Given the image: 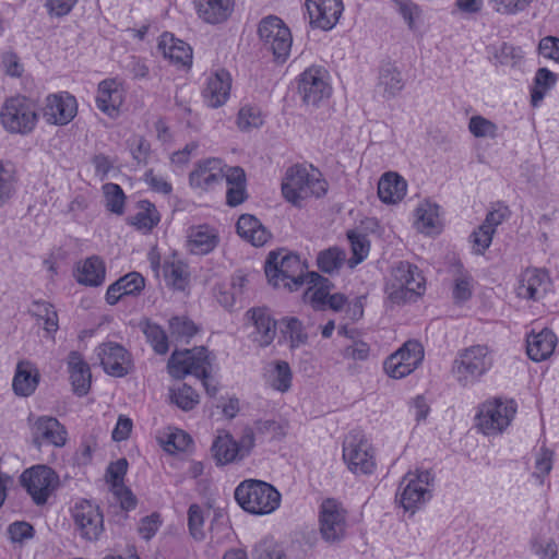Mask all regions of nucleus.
<instances>
[{
	"label": "nucleus",
	"instance_id": "obj_17",
	"mask_svg": "<svg viewBox=\"0 0 559 559\" xmlns=\"http://www.w3.org/2000/svg\"><path fill=\"white\" fill-rule=\"evenodd\" d=\"M549 274L543 269L527 267L519 278L516 294L520 298L538 301L550 290Z\"/></svg>",
	"mask_w": 559,
	"mask_h": 559
},
{
	"label": "nucleus",
	"instance_id": "obj_45",
	"mask_svg": "<svg viewBox=\"0 0 559 559\" xmlns=\"http://www.w3.org/2000/svg\"><path fill=\"white\" fill-rule=\"evenodd\" d=\"M282 333L289 337L292 347H298L308 340L307 333L304 332L302 323L295 317L283 318L281 320Z\"/></svg>",
	"mask_w": 559,
	"mask_h": 559
},
{
	"label": "nucleus",
	"instance_id": "obj_60",
	"mask_svg": "<svg viewBox=\"0 0 559 559\" xmlns=\"http://www.w3.org/2000/svg\"><path fill=\"white\" fill-rule=\"evenodd\" d=\"M8 534L13 543H22L34 536V527L25 521H16L8 526Z\"/></svg>",
	"mask_w": 559,
	"mask_h": 559
},
{
	"label": "nucleus",
	"instance_id": "obj_30",
	"mask_svg": "<svg viewBox=\"0 0 559 559\" xmlns=\"http://www.w3.org/2000/svg\"><path fill=\"white\" fill-rule=\"evenodd\" d=\"M557 337L549 329H544L539 333H533L527 336L526 353L534 361L547 359L555 349Z\"/></svg>",
	"mask_w": 559,
	"mask_h": 559
},
{
	"label": "nucleus",
	"instance_id": "obj_7",
	"mask_svg": "<svg viewBox=\"0 0 559 559\" xmlns=\"http://www.w3.org/2000/svg\"><path fill=\"white\" fill-rule=\"evenodd\" d=\"M168 373L175 379L191 374L198 379L210 376L212 364L205 347H195L183 352L175 350L167 362Z\"/></svg>",
	"mask_w": 559,
	"mask_h": 559
},
{
	"label": "nucleus",
	"instance_id": "obj_11",
	"mask_svg": "<svg viewBox=\"0 0 559 559\" xmlns=\"http://www.w3.org/2000/svg\"><path fill=\"white\" fill-rule=\"evenodd\" d=\"M347 512L336 499H324L319 509V532L328 544H337L346 535Z\"/></svg>",
	"mask_w": 559,
	"mask_h": 559
},
{
	"label": "nucleus",
	"instance_id": "obj_32",
	"mask_svg": "<svg viewBox=\"0 0 559 559\" xmlns=\"http://www.w3.org/2000/svg\"><path fill=\"white\" fill-rule=\"evenodd\" d=\"M39 374L33 369L31 362L20 361L16 366L15 376L13 378V391L19 396H29L34 393L38 385Z\"/></svg>",
	"mask_w": 559,
	"mask_h": 559
},
{
	"label": "nucleus",
	"instance_id": "obj_50",
	"mask_svg": "<svg viewBox=\"0 0 559 559\" xmlns=\"http://www.w3.org/2000/svg\"><path fill=\"white\" fill-rule=\"evenodd\" d=\"M293 373L287 361H276L271 385L280 392H287L292 386Z\"/></svg>",
	"mask_w": 559,
	"mask_h": 559
},
{
	"label": "nucleus",
	"instance_id": "obj_20",
	"mask_svg": "<svg viewBox=\"0 0 559 559\" xmlns=\"http://www.w3.org/2000/svg\"><path fill=\"white\" fill-rule=\"evenodd\" d=\"M33 443L39 449L43 443L63 447L67 441V430L55 417L40 416L32 427Z\"/></svg>",
	"mask_w": 559,
	"mask_h": 559
},
{
	"label": "nucleus",
	"instance_id": "obj_44",
	"mask_svg": "<svg viewBox=\"0 0 559 559\" xmlns=\"http://www.w3.org/2000/svg\"><path fill=\"white\" fill-rule=\"evenodd\" d=\"M199 332L195 323L187 317H173L169 320V333L176 340L189 342Z\"/></svg>",
	"mask_w": 559,
	"mask_h": 559
},
{
	"label": "nucleus",
	"instance_id": "obj_33",
	"mask_svg": "<svg viewBox=\"0 0 559 559\" xmlns=\"http://www.w3.org/2000/svg\"><path fill=\"white\" fill-rule=\"evenodd\" d=\"M388 282L424 290L425 278L416 265L407 261H400L392 267L391 277Z\"/></svg>",
	"mask_w": 559,
	"mask_h": 559
},
{
	"label": "nucleus",
	"instance_id": "obj_26",
	"mask_svg": "<svg viewBox=\"0 0 559 559\" xmlns=\"http://www.w3.org/2000/svg\"><path fill=\"white\" fill-rule=\"evenodd\" d=\"M123 103V95L116 80L107 79L98 84L96 106L109 117H115Z\"/></svg>",
	"mask_w": 559,
	"mask_h": 559
},
{
	"label": "nucleus",
	"instance_id": "obj_61",
	"mask_svg": "<svg viewBox=\"0 0 559 559\" xmlns=\"http://www.w3.org/2000/svg\"><path fill=\"white\" fill-rule=\"evenodd\" d=\"M472 276L462 274L455 278L453 287V298L456 302H464L472 297Z\"/></svg>",
	"mask_w": 559,
	"mask_h": 559
},
{
	"label": "nucleus",
	"instance_id": "obj_56",
	"mask_svg": "<svg viewBox=\"0 0 559 559\" xmlns=\"http://www.w3.org/2000/svg\"><path fill=\"white\" fill-rule=\"evenodd\" d=\"M493 235L492 229L488 230L483 225L478 226V228L469 236L474 252L476 254H484L491 245Z\"/></svg>",
	"mask_w": 559,
	"mask_h": 559
},
{
	"label": "nucleus",
	"instance_id": "obj_43",
	"mask_svg": "<svg viewBox=\"0 0 559 559\" xmlns=\"http://www.w3.org/2000/svg\"><path fill=\"white\" fill-rule=\"evenodd\" d=\"M104 197L106 201V209L117 215H122L124 212L126 195L122 188L112 182L103 186Z\"/></svg>",
	"mask_w": 559,
	"mask_h": 559
},
{
	"label": "nucleus",
	"instance_id": "obj_22",
	"mask_svg": "<svg viewBox=\"0 0 559 559\" xmlns=\"http://www.w3.org/2000/svg\"><path fill=\"white\" fill-rule=\"evenodd\" d=\"M68 371L70 374L73 392L78 396H84L90 392L92 373L90 365L78 350L69 353L67 358Z\"/></svg>",
	"mask_w": 559,
	"mask_h": 559
},
{
	"label": "nucleus",
	"instance_id": "obj_10",
	"mask_svg": "<svg viewBox=\"0 0 559 559\" xmlns=\"http://www.w3.org/2000/svg\"><path fill=\"white\" fill-rule=\"evenodd\" d=\"M20 484L36 506H43L58 487L59 476L47 465H34L21 474Z\"/></svg>",
	"mask_w": 559,
	"mask_h": 559
},
{
	"label": "nucleus",
	"instance_id": "obj_23",
	"mask_svg": "<svg viewBox=\"0 0 559 559\" xmlns=\"http://www.w3.org/2000/svg\"><path fill=\"white\" fill-rule=\"evenodd\" d=\"M310 23L314 27L329 31L338 21L344 7L343 2H305Z\"/></svg>",
	"mask_w": 559,
	"mask_h": 559
},
{
	"label": "nucleus",
	"instance_id": "obj_16",
	"mask_svg": "<svg viewBox=\"0 0 559 559\" xmlns=\"http://www.w3.org/2000/svg\"><path fill=\"white\" fill-rule=\"evenodd\" d=\"M104 371L116 378H122L132 371L130 353L120 344L107 342L96 348Z\"/></svg>",
	"mask_w": 559,
	"mask_h": 559
},
{
	"label": "nucleus",
	"instance_id": "obj_27",
	"mask_svg": "<svg viewBox=\"0 0 559 559\" xmlns=\"http://www.w3.org/2000/svg\"><path fill=\"white\" fill-rule=\"evenodd\" d=\"M218 242V234L209 225L192 226L188 230L187 246L193 254H207L217 247Z\"/></svg>",
	"mask_w": 559,
	"mask_h": 559
},
{
	"label": "nucleus",
	"instance_id": "obj_39",
	"mask_svg": "<svg viewBox=\"0 0 559 559\" xmlns=\"http://www.w3.org/2000/svg\"><path fill=\"white\" fill-rule=\"evenodd\" d=\"M139 209L131 224L139 230L151 231L160 221L156 206L147 200H142L139 202Z\"/></svg>",
	"mask_w": 559,
	"mask_h": 559
},
{
	"label": "nucleus",
	"instance_id": "obj_49",
	"mask_svg": "<svg viewBox=\"0 0 559 559\" xmlns=\"http://www.w3.org/2000/svg\"><path fill=\"white\" fill-rule=\"evenodd\" d=\"M385 293L391 302L401 305L408 300H412L415 297L420 296L423 294V290L404 286L402 284L386 282Z\"/></svg>",
	"mask_w": 559,
	"mask_h": 559
},
{
	"label": "nucleus",
	"instance_id": "obj_34",
	"mask_svg": "<svg viewBox=\"0 0 559 559\" xmlns=\"http://www.w3.org/2000/svg\"><path fill=\"white\" fill-rule=\"evenodd\" d=\"M211 450L218 465H225L236 460H241L237 441H235L229 433L216 437Z\"/></svg>",
	"mask_w": 559,
	"mask_h": 559
},
{
	"label": "nucleus",
	"instance_id": "obj_2",
	"mask_svg": "<svg viewBox=\"0 0 559 559\" xmlns=\"http://www.w3.org/2000/svg\"><path fill=\"white\" fill-rule=\"evenodd\" d=\"M306 265L295 253L271 251L265 261L264 272L274 287L283 285L290 292L299 289L306 283Z\"/></svg>",
	"mask_w": 559,
	"mask_h": 559
},
{
	"label": "nucleus",
	"instance_id": "obj_62",
	"mask_svg": "<svg viewBox=\"0 0 559 559\" xmlns=\"http://www.w3.org/2000/svg\"><path fill=\"white\" fill-rule=\"evenodd\" d=\"M160 524V515L158 513H152L140 521L138 532L142 538L148 540L156 534Z\"/></svg>",
	"mask_w": 559,
	"mask_h": 559
},
{
	"label": "nucleus",
	"instance_id": "obj_58",
	"mask_svg": "<svg viewBox=\"0 0 559 559\" xmlns=\"http://www.w3.org/2000/svg\"><path fill=\"white\" fill-rule=\"evenodd\" d=\"M130 152L134 160L138 164H146L150 153L151 145L150 143L142 136L134 135L128 140Z\"/></svg>",
	"mask_w": 559,
	"mask_h": 559
},
{
	"label": "nucleus",
	"instance_id": "obj_15",
	"mask_svg": "<svg viewBox=\"0 0 559 559\" xmlns=\"http://www.w3.org/2000/svg\"><path fill=\"white\" fill-rule=\"evenodd\" d=\"M298 93L306 105L319 106V104L329 98L331 87L324 78V71L318 67L306 69L297 81Z\"/></svg>",
	"mask_w": 559,
	"mask_h": 559
},
{
	"label": "nucleus",
	"instance_id": "obj_3",
	"mask_svg": "<svg viewBox=\"0 0 559 559\" xmlns=\"http://www.w3.org/2000/svg\"><path fill=\"white\" fill-rule=\"evenodd\" d=\"M284 198L296 206L308 198L323 197L328 192V182L318 170L309 173L299 165L290 167L284 182L282 183Z\"/></svg>",
	"mask_w": 559,
	"mask_h": 559
},
{
	"label": "nucleus",
	"instance_id": "obj_59",
	"mask_svg": "<svg viewBox=\"0 0 559 559\" xmlns=\"http://www.w3.org/2000/svg\"><path fill=\"white\" fill-rule=\"evenodd\" d=\"M119 280H123L121 284L122 294L126 296H136L145 287L144 277L138 272H130Z\"/></svg>",
	"mask_w": 559,
	"mask_h": 559
},
{
	"label": "nucleus",
	"instance_id": "obj_6",
	"mask_svg": "<svg viewBox=\"0 0 559 559\" xmlns=\"http://www.w3.org/2000/svg\"><path fill=\"white\" fill-rule=\"evenodd\" d=\"M0 120L10 133H31L38 121L36 104L25 96L10 97L1 107Z\"/></svg>",
	"mask_w": 559,
	"mask_h": 559
},
{
	"label": "nucleus",
	"instance_id": "obj_28",
	"mask_svg": "<svg viewBox=\"0 0 559 559\" xmlns=\"http://www.w3.org/2000/svg\"><path fill=\"white\" fill-rule=\"evenodd\" d=\"M237 234L254 247L264 246L271 233L251 214H242L236 224Z\"/></svg>",
	"mask_w": 559,
	"mask_h": 559
},
{
	"label": "nucleus",
	"instance_id": "obj_37",
	"mask_svg": "<svg viewBox=\"0 0 559 559\" xmlns=\"http://www.w3.org/2000/svg\"><path fill=\"white\" fill-rule=\"evenodd\" d=\"M139 326L156 354L165 355L168 352V336L160 325L148 319H143L140 321Z\"/></svg>",
	"mask_w": 559,
	"mask_h": 559
},
{
	"label": "nucleus",
	"instance_id": "obj_52",
	"mask_svg": "<svg viewBox=\"0 0 559 559\" xmlns=\"http://www.w3.org/2000/svg\"><path fill=\"white\" fill-rule=\"evenodd\" d=\"M397 11L411 31H416L423 22V11L416 2H396Z\"/></svg>",
	"mask_w": 559,
	"mask_h": 559
},
{
	"label": "nucleus",
	"instance_id": "obj_54",
	"mask_svg": "<svg viewBox=\"0 0 559 559\" xmlns=\"http://www.w3.org/2000/svg\"><path fill=\"white\" fill-rule=\"evenodd\" d=\"M253 559H286V556L273 539L265 538L254 547Z\"/></svg>",
	"mask_w": 559,
	"mask_h": 559
},
{
	"label": "nucleus",
	"instance_id": "obj_35",
	"mask_svg": "<svg viewBox=\"0 0 559 559\" xmlns=\"http://www.w3.org/2000/svg\"><path fill=\"white\" fill-rule=\"evenodd\" d=\"M199 16L210 24L226 21L234 11V2H195Z\"/></svg>",
	"mask_w": 559,
	"mask_h": 559
},
{
	"label": "nucleus",
	"instance_id": "obj_13",
	"mask_svg": "<svg viewBox=\"0 0 559 559\" xmlns=\"http://www.w3.org/2000/svg\"><path fill=\"white\" fill-rule=\"evenodd\" d=\"M423 359V345L418 341L409 340L384 360L383 368L390 378L402 379L417 369Z\"/></svg>",
	"mask_w": 559,
	"mask_h": 559
},
{
	"label": "nucleus",
	"instance_id": "obj_48",
	"mask_svg": "<svg viewBox=\"0 0 559 559\" xmlns=\"http://www.w3.org/2000/svg\"><path fill=\"white\" fill-rule=\"evenodd\" d=\"M439 216V206L425 202L416 209V223L421 230H430L436 227Z\"/></svg>",
	"mask_w": 559,
	"mask_h": 559
},
{
	"label": "nucleus",
	"instance_id": "obj_8",
	"mask_svg": "<svg viewBox=\"0 0 559 559\" xmlns=\"http://www.w3.org/2000/svg\"><path fill=\"white\" fill-rule=\"evenodd\" d=\"M435 484V475L426 469L416 474L405 475L399 487V501L405 511L415 512L431 498L430 487Z\"/></svg>",
	"mask_w": 559,
	"mask_h": 559
},
{
	"label": "nucleus",
	"instance_id": "obj_9",
	"mask_svg": "<svg viewBox=\"0 0 559 559\" xmlns=\"http://www.w3.org/2000/svg\"><path fill=\"white\" fill-rule=\"evenodd\" d=\"M343 459L355 474H371L376 467L372 447L362 431L353 430L344 439Z\"/></svg>",
	"mask_w": 559,
	"mask_h": 559
},
{
	"label": "nucleus",
	"instance_id": "obj_31",
	"mask_svg": "<svg viewBox=\"0 0 559 559\" xmlns=\"http://www.w3.org/2000/svg\"><path fill=\"white\" fill-rule=\"evenodd\" d=\"M407 183L396 173H385L378 182V195L383 203L395 204L406 194Z\"/></svg>",
	"mask_w": 559,
	"mask_h": 559
},
{
	"label": "nucleus",
	"instance_id": "obj_1",
	"mask_svg": "<svg viewBox=\"0 0 559 559\" xmlns=\"http://www.w3.org/2000/svg\"><path fill=\"white\" fill-rule=\"evenodd\" d=\"M234 496L241 509L255 515L270 514L281 503L280 491L273 485L259 479H245L236 487Z\"/></svg>",
	"mask_w": 559,
	"mask_h": 559
},
{
	"label": "nucleus",
	"instance_id": "obj_57",
	"mask_svg": "<svg viewBox=\"0 0 559 559\" xmlns=\"http://www.w3.org/2000/svg\"><path fill=\"white\" fill-rule=\"evenodd\" d=\"M128 471V461L126 459H119L108 465L106 476L107 481L112 486L114 489L124 486L123 478Z\"/></svg>",
	"mask_w": 559,
	"mask_h": 559
},
{
	"label": "nucleus",
	"instance_id": "obj_18",
	"mask_svg": "<svg viewBox=\"0 0 559 559\" xmlns=\"http://www.w3.org/2000/svg\"><path fill=\"white\" fill-rule=\"evenodd\" d=\"M78 104L69 93L51 94L46 98L44 118L50 124L66 126L75 117Z\"/></svg>",
	"mask_w": 559,
	"mask_h": 559
},
{
	"label": "nucleus",
	"instance_id": "obj_4",
	"mask_svg": "<svg viewBox=\"0 0 559 559\" xmlns=\"http://www.w3.org/2000/svg\"><path fill=\"white\" fill-rule=\"evenodd\" d=\"M492 365L493 359L488 346L472 345L459 350L452 364V373L461 386L467 388L477 383Z\"/></svg>",
	"mask_w": 559,
	"mask_h": 559
},
{
	"label": "nucleus",
	"instance_id": "obj_40",
	"mask_svg": "<svg viewBox=\"0 0 559 559\" xmlns=\"http://www.w3.org/2000/svg\"><path fill=\"white\" fill-rule=\"evenodd\" d=\"M169 396L171 402L185 412L193 409L200 402V396L197 391L187 383L171 388L169 390Z\"/></svg>",
	"mask_w": 559,
	"mask_h": 559
},
{
	"label": "nucleus",
	"instance_id": "obj_21",
	"mask_svg": "<svg viewBox=\"0 0 559 559\" xmlns=\"http://www.w3.org/2000/svg\"><path fill=\"white\" fill-rule=\"evenodd\" d=\"M223 163L218 158H207L200 162L189 176L191 187L203 190L212 189L215 185L223 182Z\"/></svg>",
	"mask_w": 559,
	"mask_h": 559
},
{
	"label": "nucleus",
	"instance_id": "obj_64",
	"mask_svg": "<svg viewBox=\"0 0 559 559\" xmlns=\"http://www.w3.org/2000/svg\"><path fill=\"white\" fill-rule=\"evenodd\" d=\"M538 51L547 59L559 63V37H544L538 45Z\"/></svg>",
	"mask_w": 559,
	"mask_h": 559
},
{
	"label": "nucleus",
	"instance_id": "obj_12",
	"mask_svg": "<svg viewBox=\"0 0 559 559\" xmlns=\"http://www.w3.org/2000/svg\"><path fill=\"white\" fill-rule=\"evenodd\" d=\"M514 403H503L500 399L489 401L480 406L476 416L477 426L483 433L498 435L502 432L511 423L515 415Z\"/></svg>",
	"mask_w": 559,
	"mask_h": 559
},
{
	"label": "nucleus",
	"instance_id": "obj_29",
	"mask_svg": "<svg viewBox=\"0 0 559 559\" xmlns=\"http://www.w3.org/2000/svg\"><path fill=\"white\" fill-rule=\"evenodd\" d=\"M249 312L254 325L253 342L261 347L269 346L276 335V321L267 313L265 308H253Z\"/></svg>",
	"mask_w": 559,
	"mask_h": 559
},
{
	"label": "nucleus",
	"instance_id": "obj_19",
	"mask_svg": "<svg viewBox=\"0 0 559 559\" xmlns=\"http://www.w3.org/2000/svg\"><path fill=\"white\" fill-rule=\"evenodd\" d=\"M230 90V73L225 69H218L206 79L202 97L207 107L219 108L228 100Z\"/></svg>",
	"mask_w": 559,
	"mask_h": 559
},
{
	"label": "nucleus",
	"instance_id": "obj_46",
	"mask_svg": "<svg viewBox=\"0 0 559 559\" xmlns=\"http://www.w3.org/2000/svg\"><path fill=\"white\" fill-rule=\"evenodd\" d=\"M468 131L475 138L495 139L498 135V126L480 115H475L469 118Z\"/></svg>",
	"mask_w": 559,
	"mask_h": 559
},
{
	"label": "nucleus",
	"instance_id": "obj_14",
	"mask_svg": "<svg viewBox=\"0 0 559 559\" xmlns=\"http://www.w3.org/2000/svg\"><path fill=\"white\" fill-rule=\"evenodd\" d=\"M75 531L87 542L97 540L104 532V515L99 507L88 500H81L72 509Z\"/></svg>",
	"mask_w": 559,
	"mask_h": 559
},
{
	"label": "nucleus",
	"instance_id": "obj_63",
	"mask_svg": "<svg viewBox=\"0 0 559 559\" xmlns=\"http://www.w3.org/2000/svg\"><path fill=\"white\" fill-rule=\"evenodd\" d=\"M191 443L192 439L187 432L177 430L176 432L168 436L166 441V450L169 452L186 451Z\"/></svg>",
	"mask_w": 559,
	"mask_h": 559
},
{
	"label": "nucleus",
	"instance_id": "obj_24",
	"mask_svg": "<svg viewBox=\"0 0 559 559\" xmlns=\"http://www.w3.org/2000/svg\"><path fill=\"white\" fill-rule=\"evenodd\" d=\"M74 276L80 285L102 286L106 278V265L99 255H91L76 263Z\"/></svg>",
	"mask_w": 559,
	"mask_h": 559
},
{
	"label": "nucleus",
	"instance_id": "obj_47",
	"mask_svg": "<svg viewBox=\"0 0 559 559\" xmlns=\"http://www.w3.org/2000/svg\"><path fill=\"white\" fill-rule=\"evenodd\" d=\"M165 280L176 289H185L189 274L181 262H166L164 264Z\"/></svg>",
	"mask_w": 559,
	"mask_h": 559
},
{
	"label": "nucleus",
	"instance_id": "obj_38",
	"mask_svg": "<svg viewBox=\"0 0 559 559\" xmlns=\"http://www.w3.org/2000/svg\"><path fill=\"white\" fill-rule=\"evenodd\" d=\"M557 75L547 68H539L533 80V87L531 90V104L537 107L544 99L547 92L556 85Z\"/></svg>",
	"mask_w": 559,
	"mask_h": 559
},
{
	"label": "nucleus",
	"instance_id": "obj_55",
	"mask_svg": "<svg viewBox=\"0 0 559 559\" xmlns=\"http://www.w3.org/2000/svg\"><path fill=\"white\" fill-rule=\"evenodd\" d=\"M237 123L240 130L247 131L259 128L263 123L260 111L254 107H242L238 112Z\"/></svg>",
	"mask_w": 559,
	"mask_h": 559
},
{
	"label": "nucleus",
	"instance_id": "obj_53",
	"mask_svg": "<svg viewBox=\"0 0 559 559\" xmlns=\"http://www.w3.org/2000/svg\"><path fill=\"white\" fill-rule=\"evenodd\" d=\"M15 188L14 169L10 164H0V205L9 200Z\"/></svg>",
	"mask_w": 559,
	"mask_h": 559
},
{
	"label": "nucleus",
	"instance_id": "obj_41",
	"mask_svg": "<svg viewBox=\"0 0 559 559\" xmlns=\"http://www.w3.org/2000/svg\"><path fill=\"white\" fill-rule=\"evenodd\" d=\"M346 259V253L338 247H331L322 250L317 257V265L323 273L332 274L337 272Z\"/></svg>",
	"mask_w": 559,
	"mask_h": 559
},
{
	"label": "nucleus",
	"instance_id": "obj_25",
	"mask_svg": "<svg viewBox=\"0 0 559 559\" xmlns=\"http://www.w3.org/2000/svg\"><path fill=\"white\" fill-rule=\"evenodd\" d=\"M158 50L177 66L189 68L192 63V48L171 33L165 32L160 35Z\"/></svg>",
	"mask_w": 559,
	"mask_h": 559
},
{
	"label": "nucleus",
	"instance_id": "obj_51",
	"mask_svg": "<svg viewBox=\"0 0 559 559\" xmlns=\"http://www.w3.org/2000/svg\"><path fill=\"white\" fill-rule=\"evenodd\" d=\"M203 526L204 515L202 508L199 504L193 503L188 509V527L193 539L200 542L205 538Z\"/></svg>",
	"mask_w": 559,
	"mask_h": 559
},
{
	"label": "nucleus",
	"instance_id": "obj_5",
	"mask_svg": "<svg viewBox=\"0 0 559 559\" xmlns=\"http://www.w3.org/2000/svg\"><path fill=\"white\" fill-rule=\"evenodd\" d=\"M258 36L262 49L272 55L275 63L283 64L288 60L293 36L289 27L282 19L275 15L263 17L258 25Z\"/></svg>",
	"mask_w": 559,
	"mask_h": 559
},
{
	"label": "nucleus",
	"instance_id": "obj_42",
	"mask_svg": "<svg viewBox=\"0 0 559 559\" xmlns=\"http://www.w3.org/2000/svg\"><path fill=\"white\" fill-rule=\"evenodd\" d=\"M347 238L353 252L352 258L348 260V266L353 269L368 257L370 242L366 235L355 230H349Z\"/></svg>",
	"mask_w": 559,
	"mask_h": 559
},
{
	"label": "nucleus",
	"instance_id": "obj_36",
	"mask_svg": "<svg viewBox=\"0 0 559 559\" xmlns=\"http://www.w3.org/2000/svg\"><path fill=\"white\" fill-rule=\"evenodd\" d=\"M378 80V85L383 87L384 97L386 98L396 96L404 87L402 74L392 63H386L380 68Z\"/></svg>",
	"mask_w": 559,
	"mask_h": 559
}]
</instances>
